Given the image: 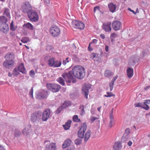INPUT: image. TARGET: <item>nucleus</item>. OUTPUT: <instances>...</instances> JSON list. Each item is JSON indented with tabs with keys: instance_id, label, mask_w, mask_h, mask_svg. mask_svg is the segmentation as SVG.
Here are the masks:
<instances>
[{
	"instance_id": "nucleus-1",
	"label": "nucleus",
	"mask_w": 150,
	"mask_h": 150,
	"mask_svg": "<svg viewBox=\"0 0 150 150\" xmlns=\"http://www.w3.org/2000/svg\"><path fill=\"white\" fill-rule=\"evenodd\" d=\"M85 73V69L83 67L76 65L73 68L71 71H69L68 73H64L62 76L64 78L66 82L70 83L72 82L73 83H75L76 82V80L74 77L81 79L84 76Z\"/></svg>"
},
{
	"instance_id": "nucleus-2",
	"label": "nucleus",
	"mask_w": 150,
	"mask_h": 150,
	"mask_svg": "<svg viewBox=\"0 0 150 150\" xmlns=\"http://www.w3.org/2000/svg\"><path fill=\"white\" fill-rule=\"evenodd\" d=\"M87 128V125L86 122L82 124L78 132V137L81 138H84V141L85 142H87L89 138L91 132L90 130H88L84 135Z\"/></svg>"
},
{
	"instance_id": "nucleus-3",
	"label": "nucleus",
	"mask_w": 150,
	"mask_h": 150,
	"mask_svg": "<svg viewBox=\"0 0 150 150\" xmlns=\"http://www.w3.org/2000/svg\"><path fill=\"white\" fill-rule=\"evenodd\" d=\"M5 58L6 60L3 63L4 66L8 69L13 68L14 63L13 60L15 58L14 54L12 52H8L6 55Z\"/></svg>"
},
{
	"instance_id": "nucleus-4",
	"label": "nucleus",
	"mask_w": 150,
	"mask_h": 150,
	"mask_svg": "<svg viewBox=\"0 0 150 150\" xmlns=\"http://www.w3.org/2000/svg\"><path fill=\"white\" fill-rule=\"evenodd\" d=\"M28 16L30 20L33 22H36L39 20V16L37 12L31 10L28 12Z\"/></svg>"
},
{
	"instance_id": "nucleus-5",
	"label": "nucleus",
	"mask_w": 150,
	"mask_h": 150,
	"mask_svg": "<svg viewBox=\"0 0 150 150\" xmlns=\"http://www.w3.org/2000/svg\"><path fill=\"white\" fill-rule=\"evenodd\" d=\"M60 29L56 26H52L49 30V33L53 37H56L60 34Z\"/></svg>"
},
{
	"instance_id": "nucleus-6",
	"label": "nucleus",
	"mask_w": 150,
	"mask_h": 150,
	"mask_svg": "<svg viewBox=\"0 0 150 150\" xmlns=\"http://www.w3.org/2000/svg\"><path fill=\"white\" fill-rule=\"evenodd\" d=\"M46 86L48 89L53 92H58L61 88V86L56 83H47Z\"/></svg>"
},
{
	"instance_id": "nucleus-7",
	"label": "nucleus",
	"mask_w": 150,
	"mask_h": 150,
	"mask_svg": "<svg viewBox=\"0 0 150 150\" xmlns=\"http://www.w3.org/2000/svg\"><path fill=\"white\" fill-rule=\"evenodd\" d=\"M48 143V144L45 145V150H56V144L52 142L50 143V142L49 140H46L44 142V143Z\"/></svg>"
},
{
	"instance_id": "nucleus-8",
	"label": "nucleus",
	"mask_w": 150,
	"mask_h": 150,
	"mask_svg": "<svg viewBox=\"0 0 150 150\" xmlns=\"http://www.w3.org/2000/svg\"><path fill=\"white\" fill-rule=\"evenodd\" d=\"M31 9V6L29 2H26L24 3L22 5L21 10L24 13H26L30 11Z\"/></svg>"
},
{
	"instance_id": "nucleus-9",
	"label": "nucleus",
	"mask_w": 150,
	"mask_h": 150,
	"mask_svg": "<svg viewBox=\"0 0 150 150\" xmlns=\"http://www.w3.org/2000/svg\"><path fill=\"white\" fill-rule=\"evenodd\" d=\"M41 115L38 113L35 112L31 116V121L33 122L38 123L41 121Z\"/></svg>"
},
{
	"instance_id": "nucleus-10",
	"label": "nucleus",
	"mask_w": 150,
	"mask_h": 150,
	"mask_svg": "<svg viewBox=\"0 0 150 150\" xmlns=\"http://www.w3.org/2000/svg\"><path fill=\"white\" fill-rule=\"evenodd\" d=\"M91 86L90 84H84L82 88L83 92L85 94V97L86 99L88 98L89 90L91 88Z\"/></svg>"
},
{
	"instance_id": "nucleus-11",
	"label": "nucleus",
	"mask_w": 150,
	"mask_h": 150,
	"mask_svg": "<svg viewBox=\"0 0 150 150\" xmlns=\"http://www.w3.org/2000/svg\"><path fill=\"white\" fill-rule=\"evenodd\" d=\"M72 24L74 27L77 28L83 29L84 28V24L82 22L77 21H74Z\"/></svg>"
},
{
	"instance_id": "nucleus-12",
	"label": "nucleus",
	"mask_w": 150,
	"mask_h": 150,
	"mask_svg": "<svg viewBox=\"0 0 150 150\" xmlns=\"http://www.w3.org/2000/svg\"><path fill=\"white\" fill-rule=\"evenodd\" d=\"M111 25L110 22L105 23L103 24L102 28L106 32H109L111 30Z\"/></svg>"
},
{
	"instance_id": "nucleus-13",
	"label": "nucleus",
	"mask_w": 150,
	"mask_h": 150,
	"mask_svg": "<svg viewBox=\"0 0 150 150\" xmlns=\"http://www.w3.org/2000/svg\"><path fill=\"white\" fill-rule=\"evenodd\" d=\"M121 23L118 21H113L112 23V26L113 29L115 31L120 30L121 27Z\"/></svg>"
},
{
	"instance_id": "nucleus-14",
	"label": "nucleus",
	"mask_w": 150,
	"mask_h": 150,
	"mask_svg": "<svg viewBox=\"0 0 150 150\" xmlns=\"http://www.w3.org/2000/svg\"><path fill=\"white\" fill-rule=\"evenodd\" d=\"M50 111L49 109H46L43 112L42 120L43 121H46L49 118L50 115Z\"/></svg>"
},
{
	"instance_id": "nucleus-15",
	"label": "nucleus",
	"mask_w": 150,
	"mask_h": 150,
	"mask_svg": "<svg viewBox=\"0 0 150 150\" xmlns=\"http://www.w3.org/2000/svg\"><path fill=\"white\" fill-rule=\"evenodd\" d=\"M0 30L3 33H7L9 30V28L6 23H0Z\"/></svg>"
},
{
	"instance_id": "nucleus-16",
	"label": "nucleus",
	"mask_w": 150,
	"mask_h": 150,
	"mask_svg": "<svg viewBox=\"0 0 150 150\" xmlns=\"http://www.w3.org/2000/svg\"><path fill=\"white\" fill-rule=\"evenodd\" d=\"M45 60L47 61V59H48L47 61L48 65L51 67H53L55 59L53 57H51L49 56H46L45 57Z\"/></svg>"
},
{
	"instance_id": "nucleus-17",
	"label": "nucleus",
	"mask_w": 150,
	"mask_h": 150,
	"mask_svg": "<svg viewBox=\"0 0 150 150\" xmlns=\"http://www.w3.org/2000/svg\"><path fill=\"white\" fill-rule=\"evenodd\" d=\"M122 143L120 141L116 142L113 146L114 150H120L122 149Z\"/></svg>"
},
{
	"instance_id": "nucleus-18",
	"label": "nucleus",
	"mask_w": 150,
	"mask_h": 150,
	"mask_svg": "<svg viewBox=\"0 0 150 150\" xmlns=\"http://www.w3.org/2000/svg\"><path fill=\"white\" fill-rule=\"evenodd\" d=\"M72 143V141L71 140L69 139H67L64 142V143L62 144V148L64 149H65L67 146H69Z\"/></svg>"
},
{
	"instance_id": "nucleus-19",
	"label": "nucleus",
	"mask_w": 150,
	"mask_h": 150,
	"mask_svg": "<svg viewBox=\"0 0 150 150\" xmlns=\"http://www.w3.org/2000/svg\"><path fill=\"white\" fill-rule=\"evenodd\" d=\"M127 76L129 78H131L134 74L133 70L130 67H127Z\"/></svg>"
},
{
	"instance_id": "nucleus-20",
	"label": "nucleus",
	"mask_w": 150,
	"mask_h": 150,
	"mask_svg": "<svg viewBox=\"0 0 150 150\" xmlns=\"http://www.w3.org/2000/svg\"><path fill=\"white\" fill-rule=\"evenodd\" d=\"M113 112V109H112L110 111V122L109 125V126L110 127H111L113 125L112 123L114 122V117L112 113Z\"/></svg>"
},
{
	"instance_id": "nucleus-21",
	"label": "nucleus",
	"mask_w": 150,
	"mask_h": 150,
	"mask_svg": "<svg viewBox=\"0 0 150 150\" xmlns=\"http://www.w3.org/2000/svg\"><path fill=\"white\" fill-rule=\"evenodd\" d=\"M18 70L20 72L23 73H25L26 70L23 63H21L18 66Z\"/></svg>"
},
{
	"instance_id": "nucleus-22",
	"label": "nucleus",
	"mask_w": 150,
	"mask_h": 150,
	"mask_svg": "<svg viewBox=\"0 0 150 150\" xmlns=\"http://www.w3.org/2000/svg\"><path fill=\"white\" fill-rule=\"evenodd\" d=\"M108 6L110 11L112 13L115 12L116 8V5L112 3H110L108 4Z\"/></svg>"
},
{
	"instance_id": "nucleus-23",
	"label": "nucleus",
	"mask_w": 150,
	"mask_h": 150,
	"mask_svg": "<svg viewBox=\"0 0 150 150\" xmlns=\"http://www.w3.org/2000/svg\"><path fill=\"white\" fill-rule=\"evenodd\" d=\"M4 10L3 15L4 16H5L7 18H10V10L8 8H4Z\"/></svg>"
},
{
	"instance_id": "nucleus-24",
	"label": "nucleus",
	"mask_w": 150,
	"mask_h": 150,
	"mask_svg": "<svg viewBox=\"0 0 150 150\" xmlns=\"http://www.w3.org/2000/svg\"><path fill=\"white\" fill-rule=\"evenodd\" d=\"M71 122V120H69L66 122L65 125H63V126L65 130H68L69 129Z\"/></svg>"
},
{
	"instance_id": "nucleus-25",
	"label": "nucleus",
	"mask_w": 150,
	"mask_h": 150,
	"mask_svg": "<svg viewBox=\"0 0 150 150\" xmlns=\"http://www.w3.org/2000/svg\"><path fill=\"white\" fill-rule=\"evenodd\" d=\"M113 73L110 70H106L104 73V76L107 77L109 78L110 76L113 75Z\"/></svg>"
},
{
	"instance_id": "nucleus-26",
	"label": "nucleus",
	"mask_w": 150,
	"mask_h": 150,
	"mask_svg": "<svg viewBox=\"0 0 150 150\" xmlns=\"http://www.w3.org/2000/svg\"><path fill=\"white\" fill-rule=\"evenodd\" d=\"M62 64V62L60 60H56L54 61L53 67H58L61 66Z\"/></svg>"
},
{
	"instance_id": "nucleus-27",
	"label": "nucleus",
	"mask_w": 150,
	"mask_h": 150,
	"mask_svg": "<svg viewBox=\"0 0 150 150\" xmlns=\"http://www.w3.org/2000/svg\"><path fill=\"white\" fill-rule=\"evenodd\" d=\"M130 132V129L127 128L125 130V132L123 137V138H128L129 137V135Z\"/></svg>"
},
{
	"instance_id": "nucleus-28",
	"label": "nucleus",
	"mask_w": 150,
	"mask_h": 150,
	"mask_svg": "<svg viewBox=\"0 0 150 150\" xmlns=\"http://www.w3.org/2000/svg\"><path fill=\"white\" fill-rule=\"evenodd\" d=\"M23 26H25L27 28L30 30H33V26L29 23H27L24 24Z\"/></svg>"
},
{
	"instance_id": "nucleus-29",
	"label": "nucleus",
	"mask_w": 150,
	"mask_h": 150,
	"mask_svg": "<svg viewBox=\"0 0 150 150\" xmlns=\"http://www.w3.org/2000/svg\"><path fill=\"white\" fill-rule=\"evenodd\" d=\"M0 23H6L7 19L4 16H1L0 17Z\"/></svg>"
},
{
	"instance_id": "nucleus-30",
	"label": "nucleus",
	"mask_w": 150,
	"mask_h": 150,
	"mask_svg": "<svg viewBox=\"0 0 150 150\" xmlns=\"http://www.w3.org/2000/svg\"><path fill=\"white\" fill-rule=\"evenodd\" d=\"M21 41L23 43H26L29 42L30 41V39L28 37H23L22 38Z\"/></svg>"
},
{
	"instance_id": "nucleus-31",
	"label": "nucleus",
	"mask_w": 150,
	"mask_h": 150,
	"mask_svg": "<svg viewBox=\"0 0 150 150\" xmlns=\"http://www.w3.org/2000/svg\"><path fill=\"white\" fill-rule=\"evenodd\" d=\"M37 96L38 97V98H44L46 97L45 91L39 93Z\"/></svg>"
},
{
	"instance_id": "nucleus-32",
	"label": "nucleus",
	"mask_w": 150,
	"mask_h": 150,
	"mask_svg": "<svg viewBox=\"0 0 150 150\" xmlns=\"http://www.w3.org/2000/svg\"><path fill=\"white\" fill-rule=\"evenodd\" d=\"M57 81L62 86L65 85L64 80L62 77H59L57 79Z\"/></svg>"
},
{
	"instance_id": "nucleus-33",
	"label": "nucleus",
	"mask_w": 150,
	"mask_h": 150,
	"mask_svg": "<svg viewBox=\"0 0 150 150\" xmlns=\"http://www.w3.org/2000/svg\"><path fill=\"white\" fill-rule=\"evenodd\" d=\"M73 121L75 122H81L80 119H79L77 115H75L73 117Z\"/></svg>"
},
{
	"instance_id": "nucleus-34",
	"label": "nucleus",
	"mask_w": 150,
	"mask_h": 150,
	"mask_svg": "<svg viewBox=\"0 0 150 150\" xmlns=\"http://www.w3.org/2000/svg\"><path fill=\"white\" fill-rule=\"evenodd\" d=\"M30 132L29 130H28V128H26L24 129L22 132L23 134L24 135H27L29 134Z\"/></svg>"
},
{
	"instance_id": "nucleus-35",
	"label": "nucleus",
	"mask_w": 150,
	"mask_h": 150,
	"mask_svg": "<svg viewBox=\"0 0 150 150\" xmlns=\"http://www.w3.org/2000/svg\"><path fill=\"white\" fill-rule=\"evenodd\" d=\"M81 110L80 111V115L81 116H83L85 114L84 106L83 105H82L81 107Z\"/></svg>"
},
{
	"instance_id": "nucleus-36",
	"label": "nucleus",
	"mask_w": 150,
	"mask_h": 150,
	"mask_svg": "<svg viewBox=\"0 0 150 150\" xmlns=\"http://www.w3.org/2000/svg\"><path fill=\"white\" fill-rule=\"evenodd\" d=\"M16 28L17 27L14 25L13 22L12 21L10 25V30L12 31H14L15 30Z\"/></svg>"
},
{
	"instance_id": "nucleus-37",
	"label": "nucleus",
	"mask_w": 150,
	"mask_h": 150,
	"mask_svg": "<svg viewBox=\"0 0 150 150\" xmlns=\"http://www.w3.org/2000/svg\"><path fill=\"white\" fill-rule=\"evenodd\" d=\"M82 140L78 139L75 141V144L77 145H79L82 143Z\"/></svg>"
},
{
	"instance_id": "nucleus-38",
	"label": "nucleus",
	"mask_w": 150,
	"mask_h": 150,
	"mask_svg": "<svg viewBox=\"0 0 150 150\" xmlns=\"http://www.w3.org/2000/svg\"><path fill=\"white\" fill-rule=\"evenodd\" d=\"M117 35L116 33H113L110 35V38L111 40H112L114 38L117 37Z\"/></svg>"
},
{
	"instance_id": "nucleus-39",
	"label": "nucleus",
	"mask_w": 150,
	"mask_h": 150,
	"mask_svg": "<svg viewBox=\"0 0 150 150\" xmlns=\"http://www.w3.org/2000/svg\"><path fill=\"white\" fill-rule=\"evenodd\" d=\"M70 105V103L68 102H65L62 105L64 108H65L69 106Z\"/></svg>"
},
{
	"instance_id": "nucleus-40",
	"label": "nucleus",
	"mask_w": 150,
	"mask_h": 150,
	"mask_svg": "<svg viewBox=\"0 0 150 150\" xmlns=\"http://www.w3.org/2000/svg\"><path fill=\"white\" fill-rule=\"evenodd\" d=\"M114 84V83L111 81L110 83L109 84V86L110 88V91L112 90L113 88Z\"/></svg>"
},
{
	"instance_id": "nucleus-41",
	"label": "nucleus",
	"mask_w": 150,
	"mask_h": 150,
	"mask_svg": "<svg viewBox=\"0 0 150 150\" xmlns=\"http://www.w3.org/2000/svg\"><path fill=\"white\" fill-rule=\"evenodd\" d=\"M64 108H63L62 106H61L57 109V110L56 111V113L57 114L59 113Z\"/></svg>"
},
{
	"instance_id": "nucleus-42",
	"label": "nucleus",
	"mask_w": 150,
	"mask_h": 150,
	"mask_svg": "<svg viewBox=\"0 0 150 150\" xmlns=\"http://www.w3.org/2000/svg\"><path fill=\"white\" fill-rule=\"evenodd\" d=\"M143 104L142 103H135L134 104V106L135 107H141L142 108V105Z\"/></svg>"
},
{
	"instance_id": "nucleus-43",
	"label": "nucleus",
	"mask_w": 150,
	"mask_h": 150,
	"mask_svg": "<svg viewBox=\"0 0 150 150\" xmlns=\"http://www.w3.org/2000/svg\"><path fill=\"white\" fill-rule=\"evenodd\" d=\"M107 95H104L105 97H110L113 96H114L115 95L112 93L110 92H107Z\"/></svg>"
},
{
	"instance_id": "nucleus-44",
	"label": "nucleus",
	"mask_w": 150,
	"mask_h": 150,
	"mask_svg": "<svg viewBox=\"0 0 150 150\" xmlns=\"http://www.w3.org/2000/svg\"><path fill=\"white\" fill-rule=\"evenodd\" d=\"M142 108L145 109L146 110H148L149 109V105L146 104H144V106H142Z\"/></svg>"
},
{
	"instance_id": "nucleus-45",
	"label": "nucleus",
	"mask_w": 150,
	"mask_h": 150,
	"mask_svg": "<svg viewBox=\"0 0 150 150\" xmlns=\"http://www.w3.org/2000/svg\"><path fill=\"white\" fill-rule=\"evenodd\" d=\"M15 135L16 136H20L21 134V132L18 129H16L15 132Z\"/></svg>"
},
{
	"instance_id": "nucleus-46",
	"label": "nucleus",
	"mask_w": 150,
	"mask_h": 150,
	"mask_svg": "<svg viewBox=\"0 0 150 150\" xmlns=\"http://www.w3.org/2000/svg\"><path fill=\"white\" fill-rule=\"evenodd\" d=\"M33 87H32L31 89L30 90V91L29 93V94L30 96L32 98L33 97Z\"/></svg>"
},
{
	"instance_id": "nucleus-47",
	"label": "nucleus",
	"mask_w": 150,
	"mask_h": 150,
	"mask_svg": "<svg viewBox=\"0 0 150 150\" xmlns=\"http://www.w3.org/2000/svg\"><path fill=\"white\" fill-rule=\"evenodd\" d=\"M18 72L17 69L16 68L14 69L13 72V74L16 75L18 74Z\"/></svg>"
},
{
	"instance_id": "nucleus-48",
	"label": "nucleus",
	"mask_w": 150,
	"mask_h": 150,
	"mask_svg": "<svg viewBox=\"0 0 150 150\" xmlns=\"http://www.w3.org/2000/svg\"><path fill=\"white\" fill-rule=\"evenodd\" d=\"M96 11L97 12H99L100 11V9H99V7L97 6L95 7L94 8V13H95Z\"/></svg>"
},
{
	"instance_id": "nucleus-49",
	"label": "nucleus",
	"mask_w": 150,
	"mask_h": 150,
	"mask_svg": "<svg viewBox=\"0 0 150 150\" xmlns=\"http://www.w3.org/2000/svg\"><path fill=\"white\" fill-rule=\"evenodd\" d=\"M97 119V117L93 116H92L91 117V120L92 123Z\"/></svg>"
},
{
	"instance_id": "nucleus-50",
	"label": "nucleus",
	"mask_w": 150,
	"mask_h": 150,
	"mask_svg": "<svg viewBox=\"0 0 150 150\" xmlns=\"http://www.w3.org/2000/svg\"><path fill=\"white\" fill-rule=\"evenodd\" d=\"M30 74L31 76H33L35 74L34 71L33 70H31L30 72Z\"/></svg>"
},
{
	"instance_id": "nucleus-51",
	"label": "nucleus",
	"mask_w": 150,
	"mask_h": 150,
	"mask_svg": "<svg viewBox=\"0 0 150 150\" xmlns=\"http://www.w3.org/2000/svg\"><path fill=\"white\" fill-rule=\"evenodd\" d=\"M96 56V54L95 53H92L90 55V57L92 59H93Z\"/></svg>"
},
{
	"instance_id": "nucleus-52",
	"label": "nucleus",
	"mask_w": 150,
	"mask_h": 150,
	"mask_svg": "<svg viewBox=\"0 0 150 150\" xmlns=\"http://www.w3.org/2000/svg\"><path fill=\"white\" fill-rule=\"evenodd\" d=\"M118 77V76L117 75H116L113 78V79L111 81L114 83L115 81L116 80Z\"/></svg>"
},
{
	"instance_id": "nucleus-53",
	"label": "nucleus",
	"mask_w": 150,
	"mask_h": 150,
	"mask_svg": "<svg viewBox=\"0 0 150 150\" xmlns=\"http://www.w3.org/2000/svg\"><path fill=\"white\" fill-rule=\"evenodd\" d=\"M150 103V100H144V102L143 103L144 104H149Z\"/></svg>"
},
{
	"instance_id": "nucleus-54",
	"label": "nucleus",
	"mask_w": 150,
	"mask_h": 150,
	"mask_svg": "<svg viewBox=\"0 0 150 150\" xmlns=\"http://www.w3.org/2000/svg\"><path fill=\"white\" fill-rule=\"evenodd\" d=\"M91 44V43H89V46L88 47V50L89 51H92L93 50V48L90 47V45Z\"/></svg>"
},
{
	"instance_id": "nucleus-55",
	"label": "nucleus",
	"mask_w": 150,
	"mask_h": 150,
	"mask_svg": "<svg viewBox=\"0 0 150 150\" xmlns=\"http://www.w3.org/2000/svg\"><path fill=\"white\" fill-rule=\"evenodd\" d=\"M45 1V3L46 4H50V0H44Z\"/></svg>"
},
{
	"instance_id": "nucleus-56",
	"label": "nucleus",
	"mask_w": 150,
	"mask_h": 150,
	"mask_svg": "<svg viewBox=\"0 0 150 150\" xmlns=\"http://www.w3.org/2000/svg\"><path fill=\"white\" fill-rule=\"evenodd\" d=\"M97 41H98V40L96 39H93V40L92 42H91V43L92 44L93 43H94L95 44H96L97 43Z\"/></svg>"
},
{
	"instance_id": "nucleus-57",
	"label": "nucleus",
	"mask_w": 150,
	"mask_h": 150,
	"mask_svg": "<svg viewBox=\"0 0 150 150\" xmlns=\"http://www.w3.org/2000/svg\"><path fill=\"white\" fill-rule=\"evenodd\" d=\"M128 10H129V11H131L135 15L136 14V13L134 11V10H132L130 8H128Z\"/></svg>"
},
{
	"instance_id": "nucleus-58",
	"label": "nucleus",
	"mask_w": 150,
	"mask_h": 150,
	"mask_svg": "<svg viewBox=\"0 0 150 150\" xmlns=\"http://www.w3.org/2000/svg\"><path fill=\"white\" fill-rule=\"evenodd\" d=\"M105 50L106 52H107L109 50V47L107 45H106L105 47Z\"/></svg>"
},
{
	"instance_id": "nucleus-59",
	"label": "nucleus",
	"mask_w": 150,
	"mask_h": 150,
	"mask_svg": "<svg viewBox=\"0 0 150 150\" xmlns=\"http://www.w3.org/2000/svg\"><path fill=\"white\" fill-rule=\"evenodd\" d=\"M100 36L102 39H104L105 38V35L104 34H101Z\"/></svg>"
},
{
	"instance_id": "nucleus-60",
	"label": "nucleus",
	"mask_w": 150,
	"mask_h": 150,
	"mask_svg": "<svg viewBox=\"0 0 150 150\" xmlns=\"http://www.w3.org/2000/svg\"><path fill=\"white\" fill-rule=\"evenodd\" d=\"M132 142L131 141H129L128 143H127V144L128 146H131L132 144Z\"/></svg>"
},
{
	"instance_id": "nucleus-61",
	"label": "nucleus",
	"mask_w": 150,
	"mask_h": 150,
	"mask_svg": "<svg viewBox=\"0 0 150 150\" xmlns=\"http://www.w3.org/2000/svg\"><path fill=\"white\" fill-rule=\"evenodd\" d=\"M150 88V86H146V87H145L144 88V89L145 90H147L148 89H149Z\"/></svg>"
},
{
	"instance_id": "nucleus-62",
	"label": "nucleus",
	"mask_w": 150,
	"mask_h": 150,
	"mask_svg": "<svg viewBox=\"0 0 150 150\" xmlns=\"http://www.w3.org/2000/svg\"><path fill=\"white\" fill-rule=\"evenodd\" d=\"M0 150H5V149L3 146L0 145Z\"/></svg>"
},
{
	"instance_id": "nucleus-63",
	"label": "nucleus",
	"mask_w": 150,
	"mask_h": 150,
	"mask_svg": "<svg viewBox=\"0 0 150 150\" xmlns=\"http://www.w3.org/2000/svg\"><path fill=\"white\" fill-rule=\"evenodd\" d=\"M67 62L65 60H63L62 62V64L63 65H65L67 63Z\"/></svg>"
},
{
	"instance_id": "nucleus-64",
	"label": "nucleus",
	"mask_w": 150,
	"mask_h": 150,
	"mask_svg": "<svg viewBox=\"0 0 150 150\" xmlns=\"http://www.w3.org/2000/svg\"><path fill=\"white\" fill-rule=\"evenodd\" d=\"M101 108V107H100L98 108L97 110L99 111V112H100V110Z\"/></svg>"
}]
</instances>
